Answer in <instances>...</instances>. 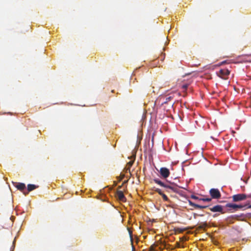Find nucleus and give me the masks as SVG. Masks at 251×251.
Listing matches in <instances>:
<instances>
[{
  "instance_id": "nucleus-1",
  "label": "nucleus",
  "mask_w": 251,
  "mask_h": 251,
  "mask_svg": "<svg viewBox=\"0 0 251 251\" xmlns=\"http://www.w3.org/2000/svg\"><path fill=\"white\" fill-rule=\"evenodd\" d=\"M153 180L155 183L159 185L162 187H164L166 189V191L167 192H177L178 191V186L174 183H171L170 182H167V183H164L159 179H158V178H154L153 179Z\"/></svg>"
},
{
  "instance_id": "nucleus-2",
  "label": "nucleus",
  "mask_w": 251,
  "mask_h": 251,
  "mask_svg": "<svg viewBox=\"0 0 251 251\" xmlns=\"http://www.w3.org/2000/svg\"><path fill=\"white\" fill-rule=\"evenodd\" d=\"M209 194L212 199H219L221 197L220 192L218 189L212 188L209 190Z\"/></svg>"
},
{
  "instance_id": "nucleus-3",
  "label": "nucleus",
  "mask_w": 251,
  "mask_h": 251,
  "mask_svg": "<svg viewBox=\"0 0 251 251\" xmlns=\"http://www.w3.org/2000/svg\"><path fill=\"white\" fill-rule=\"evenodd\" d=\"M226 207L232 208L233 209L236 208H244V209L247 208H251V205L247 206V204L242 205V204H236L234 203H227L226 204Z\"/></svg>"
},
{
  "instance_id": "nucleus-4",
  "label": "nucleus",
  "mask_w": 251,
  "mask_h": 251,
  "mask_svg": "<svg viewBox=\"0 0 251 251\" xmlns=\"http://www.w3.org/2000/svg\"><path fill=\"white\" fill-rule=\"evenodd\" d=\"M247 198V195L245 194H238L232 196L234 202H237L244 200Z\"/></svg>"
},
{
  "instance_id": "nucleus-5",
  "label": "nucleus",
  "mask_w": 251,
  "mask_h": 251,
  "mask_svg": "<svg viewBox=\"0 0 251 251\" xmlns=\"http://www.w3.org/2000/svg\"><path fill=\"white\" fill-rule=\"evenodd\" d=\"M230 72L226 69H221L217 73L218 75L224 79H226V77L229 75Z\"/></svg>"
},
{
  "instance_id": "nucleus-6",
  "label": "nucleus",
  "mask_w": 251,
  "mask_h": 251,
  "mask_svg": "<svg viewBox=\"0 0 251 251\" xmlns=\"http://www.w3.org/2000/svg\"><path fill=\"white\" fill-rule=\"evenodd\" d=\"M209 209L213 212H219L221 214L225 213L223 206L221 205H216L211 207H209Z\"/></svg>"
},
{
  "instance_id": "nucleus-7",
  "label": "nucleus",
  "mask_w": 251,
  "mask_h": 251,
  "mask_svg": "<svg viewBox=\"0 0 251 251\" xmlns=\"http://www.w3.org/2000/svg\"><path fill=\"white\" fill-rule=\"evenodd\" d=\"M159 172L161 176L163 178H167L170 174L169 170L165 167L161 168Z\"/></svg>"
},
{
  "instance_id": "nucleus-8",
  "label": "nucleus",
  "mask_w": 251,
  "mask_h": 251,
  "mask_svg": "<svg viewBox=\"0 0 251 251\" xmlns=\"http://www.w3.org/2000/svg\"><path fill=\"white\" fill-rule=\"evenodd\" d=\"M239 217V216H238L237 215H232V216L227 217L225 220H226V224H231L234 223V221L235 220H237Z\"/></svg>"
},
{
  "instance_id": "nucleus-9",
  "label": "nucleus",
  "mask_w": 251,
  "mask_h": 251,
  "mask_svg": "<svg viewBox=\"0 0 251 251\" xmlns=\"http://www.w3.org/2000/svg\"><path fill=\"white\" fill-rule=\"evenodd\" d=\"M116 197L118 198V199L122 201H126V198L124 195V193L121 190H117Z\"/></svg>"
},
{
  "instance_id": "nucleus-10",
  "label": "nucleus",
  "mask_w": 251,
  "mask_h": 251,
  "mask_svg": "<svg viewBox=\"0 0 251 251\" xmlns=\"http://www.w3.org/2000/svg\"><path fill=\"white\" fill-rule=\"evenodd\" d=\"M14 186L19 190L21 191H23L25 189V185L23 183H18L15 182L14 183Z\"/></svg>"
},
{
  "instance_id": "nucleus-11",
  "label": "nucleus",
  "mask_w": 251,
  "mask_h": 251,
  "mask_svg": "<svg viewBox=\"0 0 251 251\" xmlns=\"http://www.w3.org/2000/svg\"><path fill=\"white\" fill-rule=\"evenodd\" d=\"M38 187V186L35 185L34 184H28L27 185V192H23V193L24 195H26L28 194L29 192H30L31 191L36 189Z\"/></svg>"
},
{
  "instance_id": "nucleus-12",
  "label": "nucleus",
  "mask_w": 251,
  "mask_h": 251,
  "mask_svg": "<svg viewBox=\"0 0 251 251\" xmlns=\"http://www.w3.org/2000/svg\"><path fill=\"white\" fill-rule=\"evenodd\" d=\"M134 163V161H130L129 162L127 163L126 165V172L127 173L128 171L130 173V168L132 166L133 164Z\"/></svg>"
},
{
  "instance_id": "nucleus-13",
  "label": "nucleus",
  "mask_w": 251,
  "mask_h": 251,
  "mask_svg": "<svg viewBox=\"0 0 251 251\" xmlns=\"http://www.w3.org/2000/svg\"><path fill=\"white\" fill-rule=\"evenodd\" d=\"M207 226V224L206 222L201 223L200 224V225L198 227V229H199V230L204 229Z\"/></svg>"
},
{
  "instance_id": "nucleus-14",
  "label": "nucleus",
  "mask_w": 251,
  "mask_h": 251,
  "mask_svg": "<svg viewBox=\"0 0 251 251\" xmlns=\"http://www.w3.org/2000/svg\"><path fill=\"white\" fill-rule=\"evenodd\" d=\"M186 229L184 228L176 227L174 228V231L176 233H180L184 231Z\"/></svg>"
},
{
  "instance_id": "nucleus-15",
  "label": "nucleus",
  "mask_w": 251,
  "mask_h": 251,
  "mask_svg": "<svg viewBox=\"0 0 251 251\" xmlns=\"http://www.w3.org/2000/svg\"><path fill=\"white\" fill-rule=\"evenodd\" d=\"M173 97L172 96H169L167 97L165 99V100L163 101L161 103V105H163L164 104L167 103L169 101H170L172 99H173Z\"/></svg>"
},
{
  "instance_id": "nucleus-16",
  "label": "nucleus",
  "mask_w": 251,
  "mask_h": 251,
  "mask_svg": "<svg viewBox=\"0 0 251 251\" xmlns=\"http://www.w3.org/2000/svg\"><path fill=\"white\" fill-rule=\"evenodd\" d=\"M161 196L162 197V198H163V200L164 201H168L169 202H171V201L168 199V198L167 197V196L165 194L163 193L162 194Z\"/></svg>"
},
{
  "instance_id": "nucleus-17",
  "label": "nucleus",
  "mask_w": 251,
  "mask_h": 251,
  "mask_svg": "<svg viewBox=\"0 0 251 251\" xmlns=\"http://www.w3.org/2000/svg\"><path fill=\"white\" fill-rule=\"evenodd\" d=\"M208 205H200L199 204H197L196 206V209H205L208 207Z\"/></svg>"
},
{
  "instance_id": "nucleus-18",
  "label": "nucleus",
  "mask_w": 251,
  "mask_h": 251,
  "mask_svg": "<svg viewBox=\"0 0 251 251\" xmlns=\"http://www.w3.org/2000/svg\"><path fill=\"white\" fill-rule=\"evenodd\" d=\"M188 202L190 205L194 207L196 209V206L197 205V204H195V203L193 202L190 200H188Z\"/></svg>"
},
{
  "instance_id": "nucleus-19",
  "label": "nucleus",
  "mask_w": 251,
  "mask_h": 251,
  "mask_svg": "<svg viewBox=\"0 0 251 251\" xmlns=\"http://www.w3.org/2000/svg\"><path fill=\"white\" fill-rule=\"evenodd\" d=\"M188 202L190 205L194 207L196 209V206L197 205V204H195V203L193 202L190 200H188Z\"/></svg>"
},
{
  "instance_id": "nucleus-20",
  "label": "nucleus",
  "mask_w": 251,
  "mask_h": 251,
  "mask_svg": "<svg viewBox=\"0 0 251 251\" xmlns=\"http://www.w3.org/2000/svg\"><path fill=\"white\" fill-rule=\"evenodd\" d=\"M211 198H201L200 199V201L209 202L211 201Z\"/></svg>"
},
{
  "instance_id": "nucleus-21",
  "label": "nucleus",
  "mask_w": 251,
  "mask_h": 251,
  "mask_svg": "<svg viewBox=\"0 0 251 251\" xmlns=\"http://www.w3.org/2000/svg\"><path fill=\"white\" fill-rule=\"evenodd\" d=\"M154 191H155V192H156L157 193H158L160 195H161H161H162V194L163 193L162 192L161 190V189H159V188H156V189H155L154 190Z\"/></svg>"
},
{
  "instance_id": "nucleus-22",
  "label": "nucleus",
  "mask_w": 251,
  "mask_h": 251,
  "mask_svg": "<svg viewBox=\"0 0 251 251\" xmlns=\"http://www.w3.org/2000/svg\"><path fill=\"white\" fill-rule=\"evenodd\" d=\"M191 198L193 199H194V200H200V199L201 198H199L198 197L195 196V195H192L191 196Z\"/></svg>"
},
{
  "instance_id": "nucleus-23",
  "label": "nucleus",
  "mask_w": 251,
  "mask_h": 251,
  "mask_svg": "<svg viewBox=\"0 0 251 251\" xmlns=\"http://www.w3.org/2000/svg\"><path fill=\"white\" fill-rule=\"evenodd\" d=\"M188 84H184L182 86V88L184 90H186L187 89V88H188Z\"/></svg>"
},
{
  "instance_id": "nucleus-24",
  "label": "nucleus",
  "mask_w": 251,
  "mask_h": 251,
  "mask_svg": "<svg viewBox=\"0 0 251 251\" xmlns=\"http://www.w3.org/2000/svg\"><path fill=\"white\" fill-rule=\"evenodd\" d=\"M125 177V175H121L120 176L119 181L122 180Z\"/></svg>"
},
{
  "instance_id": "nucleus-25",
  "label": "nucleus",
  "mask_w": 251,
  "mask_h": 251,
  "mask_svg": "<svg viewBox=\"0 0 251 251\" xmlns=\"http://www.w3.org/2000/svg\"><path fill=\"white\" fill-rule=\"evenodd\" d=\"M203 216V214H194V218H196V216Z\"/></svg>"
},
{
  "instance_id": "nucleus-26",
  "label": "nucleus",
  "mask_w": 251,
  "mask_h": 251,
  "mask_svg": "<svg viewBox=\"0 0 251 251\" xmlns=\"http://www.w3.org/2000/svg\"><path fill=\"white\" fill-rule=\"evenodd\" d=\"M124 185H122V184L120 186H119L118 187V190H120L121 189H122V187Z\"/></svg>"
},
{
  "instance_id": "nucleus-27",
  "label": "nucleus",
  "mask_w": 251,
  "mask_h": 251,
  "mask_svg": "<svg viewBox=\"0 0 251 251\" xmlns=\"http://www.w3.org/2000/svg\"><path fill=\"white\" fill-rule=\"evenodd\" d=\"M127 182H128V180H125V181L123 182V183H122V185H125V184H126Z\"/></svg>"
},
{
  "instance_id": "nucleus-28",
  "label": "nucleus",
  "mask_w": 251,
  "mask_h": 251,
  "mask_svg": "<svg viewBox=\"0 0 251 251\" xmlns=\"http://www.w3.org/2000/svg\"><path fill=\"white\" fill-rule=\"evenodd\" d=\"M219 214H215L213 215V217L215 218V217H216L217 216H219Z\"/></svg>"
},
{
  "instance_id": "nucleus-29",
  "label": "nucleus",
  "mask_w": 251,
  "mask_h": 251,
  "mask_svg": "<svg viewBox=\"0 0 251 251\" xmlns=\"http://www.w3.org/2000/svg\"><path fill=\"white\" fill-rule=\"evenodd\" d=\"M129 233L130 237L132 238V232L130 230H129Z\"/></svg>"
},
{
  "instance_id": "nucleus-30",
  "label": "nucleus",
  "mask_w": 251,
  "mask_h": 251,
  "mask_svg": "<svg viewBox=\"0 0 251 251\" xmlns=\"http://www.w3.org/2000/svg\"><path fill=\"white\" fill-rule=\"evenodd\" d=\"M132 251H135V248L133 245L132 246Z\"/></svg>"
},
{
  "instance_id": "nucleus-31",
  "label": "nucleus",
  "mask_w": 251,
  "mask_h": 251,
  "mask_svg": "<svg viewBox=\"0 0 251 251\" xmlns=\"http://www.w3.org/2000/svg\"><path fill=\"white\" fill-rule=\"evenodd\" d=\"M247 198H251V194L249 195H247Z\"/></svg>"
},
{
  "instance_id": "nucleus-32",
  "label": "nucleus",
  "mask_w": 251,
  "mask_h": 251,
  "mask_svg": "<svg viewBox=\"0 0 251 251\" xmlns=\"http://www.w3.org/2000/svg\"><path fill=\"white\" fill-rule=\"evenodd\" d=\"M151 249L152 251H153V250H154V248H153V247L152 246H151Z\"/></svg>"
},
{
  "instance_id": "nucleus-33",
  "label": "nucleus",
  "mask_w": 251,
  "mask_h": 251,
  "mask_svg": "<svg viewBox=\"0 0 251 251\" xmlns=\"http://www.w3.org/2000/svg\"><path fill=\"white\" fill-rule=\"evenodd\" d=\"M152 92L153 93H154V90H153L154 87H153H153H152Z\"/></svg>"
},
{
  "instance_id": "nucleus-34",
  "label": "nucleus",
  "mask_w": 251,
  "mask_h": 251,
  "mask_svg": "<svg viewBox=\"0 0 251 251\" xmlns=\"http://www.w3.org/2000/svg\"><path fill=\"white\" fill-rule=\"evenodd\" d=\"M174 103H172V104H171V106H172V107H173V105H174Z\"/></svg>"
}]
</instances>
